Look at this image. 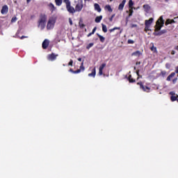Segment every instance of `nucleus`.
Wrapping results in <instances>:
<instances>
[{
  "label": "nucleus",
  "instance_id": "obj_1",
  "mask_svg": "<svg viewBox=\"0 0 178 178\" xmlns=\"http://www.w3.org/2000/svg\"><path fill=\"white\" fill-rule=\"evenodd\" d=\"M164 23H165V21L163 19V17L161 16L159 19H157L156 21V35L157 36H161L167 33V29H163L160 31L162 29V27L164 26Z\"/></svg>",
  "mask_w": 178,
  "mask_h": 178
},
{
  "label": "nucleus",
  "instance_id": "obj_2",
  "mask_svg": "<svg viewBox=\"0 0 178 178\" xmlns=\"http://www.w3.org/2000/svg\"><path fill=\"white\" fill-rule=\"evenodd\" d=\"M47 20V16L44 13H41L40 15L39 20L38 21V26L41 28V30L45 29Z\"/></svg>",
  "mask_w": 178,
  "mask_h": 178
},
{
  "label": "nucleus",
  "instance_id": "obj_3",
  "mask_svg": "<svg viewBox=\"0 0 178 178\" xmlns=\"http://www.w3.org/2000/svg\"><path fill=\"white\" fill-rule=\"evenodd\" d=\"M63 2H65V3L66 4L68 13L74 14L75 13V12H77L75 8H74V7L71 6V2L70 1V0H63Z\"/></svg>",
  "mask_w": 178,
  "mask_h": 178
},
{
  "label": "nucleus",
  "instance_id": "obj_4",
  "mask_svg": "<svg viewBox=\"0 0 178 178\" xmlns=\"http://www.w3.org/2000/svg\"><path fill=\"white\" fill-rule=\"evenodd\" d=\"M154 22V19L152 17L149 18L148 20H145V28H144V31L147 33L150 31V26L152 25V22Z\"/></svg>",
  "mask_w": 178,
  "mask_h": 178
},
{
  "label": "nucleus",
  "instance_id": "obj_5",
  "mask_svg": "<svg viewBox=\"0 0 178 178\" xmlns=\"http://www.w3.org/2000/svg\"><path fill=\"white\" fill-rule=\"evenodd\" d=\"M56 24V19L54 18H50L48 20L47 29L48 31L54 29V25Z\"/></svg>",
  "mask_w": 178,
  "mask_h": 178
},
{
  "label": "nucleus",
  "instance_id": "obj_6",
  "mask_svg": "<svg viewBox=\"0 0 178 178\" xmlns=\"http://www.w3.org/2000/svg\"><path fill=\"white\" fill-rule=\"evenodd\" d=\"M137 85L140 86V89L146 92H149L150 88L148 86H143V82H138Z\"/></svg>",
  "mask_w": 178,
  "mask_h": 178
},
{
  "label": "nucleus",
  "instance_id": "obj_7",
  "mask_svg": "<svg viewBox=\"0 0 178 178\" xmlns=\"http://www.w3.org/2000/svg\"><path fill=\"white\" fill-rule=\"evenodd\" d=\"M74 8L76 9V12H81L83 9V1L79 0L78 3H76Z\"/></svg>",
  "mask_w": 178,
  "mask_h": 178
},
{
  "label": "nucleus",
  "instance_id": "obj_8",
  "mask_svg": "<svg viewBox=\"0 0 178 178\" xmlns=\"http://www.w3.org/2000/svg\"><path fill=\"white\" fill-rule=\"evenodd\" d=\"M84 62H82V63H81L80 70H76V71L72 72V74H80L81 72H84Z\"/></svg>",
  "mask_w": 178,
  "mask_h": 178
},
{
  "label": "nucleus",
  "instance_id": "obj_9",
  "mask_svg": "<svg viewBox=\"0 0 178 178\" xmlns=\"http://www.w3.org/2000/svg\"><path fill=\"white\" fill-rule=\"evenodd\" d=\"M58 56V54H54V53H52L51 54L48 55L47 59L48 60L54 61Z\"/></svg>",
  "mask_w": 178,
  "mask_h": 178
},
{
  "label": "nucleus",
  "instance_id": "obj_10",
  "mask_svg": "<svg viewBox=\"0 0 178 178\" xmlns=\"http://www.w3.org/2000/svg\"><path fill=\"white\" fill-rule=\"evenodd\" d=\"M8 13V6L7 5H4L2 6V9H1V14L6 15Z\"/></svg>",
  "mask_w": 178,
  "mask_h": 178
},
{
  "label": "nucleus",
  "instance_id": "obj_11",
  "mask_svg": "<svg viewBox=\"0 0 178 178\" xmlns=\"http://www.w3.org/2000/svg\"><path fill=\"white\" fill-rule=\"evenodd\" d=\"M49 45V41L47 39L44 40L43 42L42 43V48L43 49H47L48 46Z\"/></svg>",
  "mask_w": 178,
  "mask_h": 178
},
{
  "label": "nucleus",
  "instance_id": "obj_12",
  "mask_svg": "<svg viewBox=\"0 0 178 178\" xmlns=\"http://www.w3.org/2000/svg\"><path fill=\"white\" fill-rule=\"evenodd\" d=\"M106 63H102V65L99 66V72H98V74L102 76L103 73L104 68L106 67Z\"/></svg>",
  "mask_w": 178,
  "mask_h": 178
},
{
  "label": "nucleus",
  "instance_id": "obj_13",
  "mask_svg": "<svg viewBox=\"0 0 178 178\" xmlns=\"http://www.w3.org/2000/svg\"><path fill=\"white\" fill-rule=\"evenodd\" d=\"M94 9L100 13L102 12V8H100L99 4L98 3H94Z\"/></svg>",
  "mask_w": 178,
  "mask_h": 178
},
{
  "label": "nucleus",
  "instance_id": "obj_14",
  "mask_svg": "<svg viewBox=\"0 0 178 178\" xmlns=\"http://www.w3.org/2000/svg\"><path fill=\"white\" fill-rule=\"evenodd\" d=\"M97 74V71L95 70V68H94L93 70H92V72L90 74H88V76L89 77H95V75Z\"/></svg>",
  "mask_w": 178,
  "mask_h": 178
},
{
  "label": "nucleus",
  "instance_id": "obj_15",
  "mask_svg": "<svg viewBox=\"0 0 178 178\" xmlns=\"http://www.w3.org/2000/svg\"><path fill=\"white\" fill-rule=\"evenodd\" d=\"M126 0H122V3L119 5V10H123L124 6H125Z\"/></svg>",
  "mask_w": 178,
  "mask_h": 178
},
{
  "label": "nucleus",
  "instance_id": "obj_16",
  "mask_svg": "<svg viewBox=\"0 0 178 178\" xmlns=\"http://www.w3.org/2000/svg\"><path fill=\"white\" fill-rule=\"evenodd\" d=\"M144 12L148 13L150 10V6L148 4L143 5Z\"/></svg>",
  "mask_w": 178,
  "mask_h": 178
},
{
  "label": "nucleus",
  "instance_id": "obj_17",
  "mask_svg": "<svg viewBox=\"0 0 178 178\" xmlns=\"http://www.w3.org/2000/svg\"><path fill=\"white\" fill-rule=\"evenodd\" d=\"M97 35L98 36V38H99L100 42L104 43V41H106V38L102 35H99V33H97Z\"/></svg>",
  "mask_w": 178,
  "mask_h": 178
},
{
  "label": "nucleus",
  "instance_id": "obj_18",
  "mask_svg": "<svg viewBox=\"0 0 178 178\" xmlns=\"http://www.w3.org/2000/svg\"><path fill=\"white\" fill-rule=\"evenodd\" d=\"M172 23H175V21H174V19H168L167 21H165V26H168L170 24H172Z\"/></svg>",
  "mask_w": 178,
  "mask_h": 178
},
{
  "label": "nucleus",
  "instance_id": "obj_19",
  "mask_svg": "<svg viewBox=\"0 0 178 178\" xmlns=\"http://www.w3.org/2000/svg\"><path fill=\"white\" fill-rule=\"evenodd\" d=\"M141 55V51H136L132 53V54H131V56H136V57H139Z\"/></svg>",
  "mask_w": 178,
  "mask_h": 178
},
{
  "label": "nucleus",
  "instance_id": "obj_20",
  "mask_svg": "<svg viewBox=\"0 0 178 178\" xmlns=\"http://www.w3.org/2000/svg\"><path fill=\"white\" fill-rule=\"evenodd\" d=\"M86 25L83 23L82 19H80V21H79V27H80L81 29H83Z\"/></svg>",
  "mask_w": 178,
  "mask_h": 178
},
{
  "label": "nucleus",
  "instance_id": "obj_21",
  "mask_svg": "<svg viewBox=\"0 0 178 178\" xmlns=\"http://www.w3.org/2000/svg\"><path fill=\"white\" fill-rule=\"evenodd\" d=\"M149 49L152 50V51L156 52V47H154V43L149 44Z\"/></svg>",
  "mask_w": 178,
  "mask_h": 178
},
{
  "label": "nucleus",
  "instance_id": "obj_22",
  "mask_svg": "<svg viewBox=\"0 0 178 178\" xmlns=\"http://www.w3.org/2000/svg\"><path fill=\"white\" fill-rule=\"evenodd\" d=\"M176 73L175 72H172L171 74L169 75V76L167 77V81H171L172 78L175 76Z\"/></svg>",
  "mask_w": 178,
  "mask_h": 178
},
{
  "label": "nucleus",
  "instance_id": "obj_23",
  "mask_svg": "<svg viewBox=\"0 0 178 178\" xmlns=\"http://www.w3.org/2000/svg\"><path fill=\"white\" fill-rule=\"evenodd\" d=\"M102 19V15L97 16V17H95V22L96 23H100Z\"/></svg>",
  "mask_w": 178,
  "mask_h": 178
},
{
  "label": "nucleus",
  "instance_id": "obj_24",
  "mask_svg": "<svg viewBox=\"0 0 178 178\" xmlns=\"http://www.w3.org/2000/svg\"><path fill=\"white\" fill-rule=\"evenodd\" d=\"M62 3H63V0H55V4L57 6H60Z\"/></svg>",
  "mask_w": 178,
  "mask_h": 178
},
{
  "label": "nucleus",
  "instance_id": "obj_25",
  "mask_svg": "<svg viewBox=\"0 0 178 178\" xmlns=\"http://www.w3.org/2000/svg\"><path fill=\"white\" fill-rule=\"evenodd\" d=\"M105 9L108 10L109 13L113 12V9H112V8L111 7L110 5L105 6Z\"/></svg>",
  "mask_w": 178,
  "mask_h": 178
},
{
  "label": "nucleus",
  "instance_id": "obj_26",
  "mask_svg": "<svg viewBox=\"0 0 178 178\" xmlns=\"http://www.w3.org/2000/svg\"><path fill=\"white\" fill-rule=\"evenodd\" d=\"M102 31H103V33L108 32V28H106V26L104 25V24H102Z\"/></svg>",
  "mask_w": 178,
  "mask_h": 178
},
{
  "label": "nucleus",
  "instance_id": "obj_27",
  "mask_svg": "<svg viewBox=\"0 0 178 178\" xmlns=\"http://www.w3.org/2000/svg\"><path fill=\"white\" fill-rule=\"evenodd\" d=\"M128 80H129V83H135V79L132 78L131 75H129Z\"/></svg>",
  "mask_w": 178,
  "mask_h": 178
},
{
  "label": "nucleus",
  "instance_id": "obj_28",
  "mask_svg": "<svg viewBox=\"0 0 178 178\" xmlns=\"http://www.w3.org/2000/svg\"><path fill=\"white\" fill-rule=\"evenodd\" d=\"M49 7H50V8H51V12H54V10H56V7L51 3H50V4H49Z\"/></svg>",
  "mask_w": 178,
  "mask_h": 178
},
{
  "label": "nucleus",
  "instance_id": "obj_29",
  "mask_svg": "<svg viewBox=\"0 0 178 178\" xmlns=\"http://www.w3.org/2000/svg\"><path fill=\"white\" fill-rule=\"evenodd\" d=\"M134 5V3H133L132 0H129V8L132 9Z\"/></svg>",
  "mask_w": 178,
  "mask_h": 178
},
{
  "label": "nucleus",
  "instance_id": "obj_30",
  "mask_svg": "<svg viewBox=\"0 0 178 178\" xmlns=\"http://www.w3.org/2000/svg\"><path fill=\"white\" fill-rule=\"evenodd\" d=\"M94 45V43L93 42H91V43H89L88 44L87 47H86V49L87 50H89L91 47H92Z\"/></svg>",
  "mask_w": 178,
  "mask_h": 178
},
{
  "label": "nucleus",
  "instance_id": "obj_31",
  "mask_svg": "<svg viewBox=\"0 0 178 178\" xmlns=\"http://www.w3.org/2000/svg\"><path fill=\"white\" fill-rule=\"evenodd\" d=\"M115 30H120V27H115L113 29H109L108 31H109V33H112Z\"/></svg>",
  "mask_w": 178,
  "mask_h": 178
},
{
  "label": "nucleus",
  "instance_id": "obj_32",
  "mask_svg": "<svg viewBox=\"0 0 178 178\" xmlns=\"http://www.w3.org/2000/svg\"><path fill=\"white\" fill-rule=\"evenodd\" d=\"M177 99H178L177 97H176V96H171V102H175Z\"/></svg>",
  "mask_w": 178,
  "mask_h": 178
},
{
  "label": "nucleus",
  "instance_id": "obj_33",
  "mask_svg": "<svg viewBox=\"0 0 178 178\" xmlns=\"http://www.w3.org/2000/svg\"><path fill=\"white\" fill-rule=\"evenodd\" d=\"M17 20V18L16 17H13V19H11V23H15Z\"/></svg>",
  "mask_w": 178,
  "mask_h": 178
},
{
  "label": "nucleus",
  "instance_id": "obj_34",
  "mask_svg": "<svg viewBox=\"0 0 178 178\" xmlns=\"http://www.w3.org/2000/svg\"><path fill=\"white\" fill-rule=\"evenodd\" d=\"M165 67H167V69H170V67H171V64L165 63Z\"/></svg>",
  "mask_w": 178,
  "mask_h": 178
},
{
  "label": "nucleus",
  "instance_id": "obj_35",
  "mask_svg": "<svg viewBox=\"0 0 178 178\" xmlns=\"http://www.w3.org/2000/svg\"><path fill=\"white\" fill-rule=\"evenodd\" d=\"M68 66H73V60H70V63H68Z\"/></svg>",
  "mask_w": 178,
  "mask_h": 178
},
{
  "label": "nucleus",
  "instance_id": "obj_36",
  "mask_svg": "<svg viewBox=\"0 0 178 178\" xmlns=\"http://www.w3.org/2000/svg\"><path fill=\"white\" fill-rule=\"evenodd\" d=\"M136 74H137V76H138L137 79H139V78H141V77H142V76L139 74V70H137V71H136Z\"/></svg>",
  "mask_w": 178,
  "mask_h": 178
},
{
  "label": "nucleus",
  "instance_id": "obj_37",
  "mask_svg": "<svg viewBox=\"0 0 178 178\" xmlns=\"http://www.w3.org/2000/svg\"><path fill=\"white\" fill-rule=\"evenodd\" d=\"M115 17V15H111V17H109V22H113V19Z\"/></svg>",
  "mask_w": 178,
  "mask_h": 178
},
{
  "label": "nucleus",
  "instance_id": "obj_38",
  "mask_svg": "<svg viewBox=\"0 0 178 178\" xmlns=\"http://www.w3.org/2000/svg\"><path fill=\"white\" fill-rule=\"evenodd\" d=\"M68 22H70V26L73 25V22L72 21L71 18L68 19Z\"/></svg>",
  "mask_w": 178,
  "mask_h": 178
},
{
  "label": "nucleus",
  "instance_id": "obj_39",
  "mask_svg": "<svg viewBox=\"0 0 178 178\" xmlns=\"http://www.w3.org/2000/svg\"><path fill=\"white\" fill-rule=\"evenodd\" d=\"M128 44H134V41L132 40H128Z\"/></svg>",
  "mask_w": 178,
  "mask_h": 178
},
{
  "label": "nucleus",
  "instance_id": "obj_40",
  "mask_svg": "<svg viewBox=\"0 0 178 178\" xmlns=\"http://www.w3.org/2000/svg\"><path fill=\"white\" fill-rule=\"evenodd\" d=\"M170 95H171V96H175V92H174L173 91H171V92H170Z\"/></svg>",
  "mask_w": 178,
  "mask_h": 178
},
{
  "label": "nucleus",
  "instance_id": "obj_41",
  "mask_svg": "<svg viewBox=\"0 0 178 178\" xmlns=\"http://www.w3.org/2000/svg\"><path fill=\"white\" fill-rule=\"evenodd\" d=\"M95 31H97V27H94L93 29L92 30V32H91V33H95Z\"/></svg>",
  "mask_w": 178,
  "mask_h": 178
},
{
  "label": "nucleus",
  "instance_id": "obj_42",
  "mask_svg": "<svg viewBox=\"0 0 178 178\" xmlns=\"http://www.w3.org/2000/svg\"><path fill=\"white\" fill-rule=\"evenodd\" d=\"M177 81V78L172 79V84H175Z\"/></svg>",
  "mask_w": 178,
  "mask_h": 178
},
{
  "label": "nucleus",
  "instance_id": "obj_43",
  "mask_svg": "<svg viewBox=\"0 0 178 178\" xmlns=\"http://www.w3.org/2000/svg\"><path fill=\"white\" fill-rule=\"evenodd\" d=\"M132 13H133V10L131 9L130 10V13H129V17H131L132 16Z\"/></svg>",
  "mask_w": 178,
  "mask_h": 178
},
{
  "label": "nucleus",
  "instance_id": "obj_44",
  "mask_svg": "<svg viewBox=\"0 0 178 178\" xmlns=\"http://www.w3.org/2000/svg\"><path fill=\"white\" fill-rule=\"evenodd\" d=\"M93 34H94L93 32H91V33H88L87 37L89 38V37H90L91 35H92Z\"/></svg>",
  "mask_w": 178,
  "mask_h": 178
},
{
  "label": "nucleus",
  "instance_id": "obj_45",
  "mask_svg": "<svg viewBox=\"0 0 178 178\" xmlns=\"http://www.w3.org/2000/svg\"><path fill=\"white\" fill-rule=\"evenodd\" d=\"M156 25H154V35H156Z\"/></svg>",
  "mask_w": 178,
  "mask_h": 178
},
{
  "label": "nucleus",
  "instance_id": "obj_46",
  "mask_svg": "<svg viewBox=\"0 0 178 178\" xmlns=\"http://www.w3.org/2000/svg\"><path fill=\"white\" fill-rule=\"evenodd\" d=\"M131 28H137V25L136 24H131Z\"/></svg>",
  "mask_w": 178,
  "mask_h": 178
},
{
  "label": "nucleus",
  "instance_id": "obj_47",
  "mask_svg": "<svg viewBox=\"0 0 178 178\" xmlns=\"http://www.w3.org/2000/svg\"><path fill=\"white\" fill-rule=\"evenodd\" d=\"M175 74H178V66L176 67V70H175Z\"/></svg>",
  "mask_w": 178,
  "mask_h": 178
},
{
  "label": "nucleus",
  "instance_id": "obj_48",
  "mask_svg": "<svg viewBox=\"0 0 178 178\" xmlns=\"http://www.w3.org/2000/svg\"><path fill=\"white\" fill-rule=\"evenodd\" d=\"M161 74H163V76L166 75V72H161Z\"/></svg>",
  "mask_w": 178,
  "mask_h": 178
},
{
  "label": "nucleus",
  "instance_id": "obj_49",
  "mask_svg": "<svg viewBox=\"0 0 178 178\" xmlns=\"http://www.w3.org/2000/svg\"><path fill=\"white\" fill-rule=\"evenodd\" d=\"M68 72L73 73V72H74V71L73 70V69H72V68H70V70H69Z\"/></svg>",
  "mask_w": 178,
  "mask_h": 178
},
{
  "label": "nucleus",
  "instance_id": "obj_50",
  "mask_svg": "<svg viewBox=\"0 0 178 178\" xmlns=\"http://www.w3.org/2000/svg\"><path fill=\"white\" fill-rule=\"evenodd\" d=\"M171 54H172V55H175V51L172 50V51H171Z\"/></svg>",
  "mask_w": 178,
  "mask_h": 178
},
{
  "label": "nucleus",
  "instance_id": "obj_51",
  "mask_svg": "<svg viewBox=\"0 0 178 178\" xmlns=\"http://www.w3.org/2000/svg\"><path fill=\"white\" fill-rule=\"evenodd\" d=\"M24 38H26V36L22 35V38H20V40H23Z\"/></svg>",
  "mask_w": 178,
  "mask_h": 178
},
{
  "label": "nucleus",
  "instance_id": "obj_52",
  "mask_svg": "<svg viewBox=\"0 0 178 178\" xmlns=\"http://www.w3.org/2000/svg\"><path fill=\"white\" fill-rule=\"evenodd\" d=\"M78 61H79V62H81V61H82V58H78Z\"/></svg>",
  "mask_w": 178,
  "mask_h": 178
},
{
  "label": "nucleus",
  "instance_id": "obj_53",
  "mask_svg": "<svg viewBox=\"0 0 178 178\" xmlns=\"http://www.w3.org/2000/svg\"><path fill=\"white\" fill-rule=\"evenodd\" d=\"M175 49L177 50V51H178V46H176Z\"/></svg>",
  "mask_w": 178,
  "mask_h": 178
},
{
  "label": "nucleus",
  "instance_id": "obj_54",
  "mask_svg": "<svg viewBox=\"0 0 178 178\" xmlns=\"http://www.w3.org/2000/svg\"><path fill=\"white\" fill-rule=\"evenodd\" d=\"M31 0H26V3H29L31 2Z\"/></svg>",
  "mask_w": 178,
  "mask_h": 178
},
{
  "label": "nucleus",
  "instance_id": "obj_55",
  "mask_svg": "<svg viewBox=\"0 0 178 178\" xmlns=\"http://www.w3.org/2000/svg\"><path fill=\"white\" fill-rule=\"evenodd\" d=\"M83 1H90V0H83Z\"/></svg>",
  "mask_w": 178,
  "mask_h": 178
},
{
  "label": "nucleus",
  "instance_id": "obj_56",
  "mask_svg": "<svg viewBox=\"0 0 178 178\" xmlns=\"http://www.w3.org/2000/svg\"><path fill=\"white\" fill-rule=\"evenodd\" d=\"M136 65H140V62L137 63Z\"/></svg>",
  "mask_w": 178,
  "mask_h": 178
},
{
  "label": "nucleus",
  "instance_id": "obj_57",
  "mask_svg": "<svg viewBox=\"0 0 178 178\" xmlns=\"http://www.w3.org/2000/svg\"><path fill=\"white\" fill-rule=\"evenodd\" d=\"M63 66H64V67H65V64H63Z\"/></svg>",
  "mask_w": 178,
  "mask_h": 178
},
{
  "label": "nucleus",
  "instance_id": "obj_58",
  "mask_svg": "<svg viewBox=\"0 0 178 178\" xmlns=\"http://www.w3.org/2000/svg\"><path fill=\"white\" fill-rule=\"evenodd\" d=\"M134 70H136V67H134Z\"/></svg>",
  "mask_w": 178,
  "mask_h": 178
},
{
  "label": "nucleus",
  "instance_id": "obj_59",
  "mask_svg": "<svg viewBox=\"0 0 178 178\" xmlns=\"http://www.w3.org/2000/svg\"><path fill=\"white\" fill-rule=\"evenodd\" d=\"M177 101V102H178V99H177V100H176Z\"/></svg>",
  "mask_w": 178,
  "mask_h": 178
},
{
  "label": "nucleus",
  "instance_id": "obj_60",
  "mask_svg": "<svg viewBox=\"0 0 178 178\" xmlns=\"http://www.w3.org/2000/svg\"><path fill=\"white\" fill-rule=\"evenodd\" d=\"M176 97H178V95H177Z\"/></svg>",
  "mask_w": 178,
  "mask_h": 178
},
{
  "label": "nucleus",
  "instance_id": "obj_61",
  "mask_svg": "<svg viewBox=\"0 0 178 178\" xmlns=\"http://www.w3.org/2000/svg\"><path fill=\"white\" fill-rule=\"evenodd\" d=\"M111 1H113V0H111Z\"/></svg>",
  "mask_w": 178,
  "mask_h": 178
},
{
  "label": "nucleus",
  "instance_id": "obj_62",
  "mask_svg": "<svg viewBox=\"0 0 178 178\" xmlns=\"http://www.w3.org/2000/svg\"><path fill=\"white\" fill-rule=\"evenodd\" d=\"M177 76H178V75H177Z\"/></svg>",
  "mask_w": 178,
  "mask_h": 178
}]
</instances>
